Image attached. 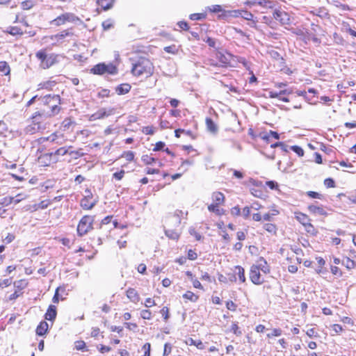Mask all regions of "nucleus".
<instances>
[{
    "label": "nucleus",
    "instance_id": "f257e3e1",
    "mask_svg": "<svg viewBox=\"0 0 356 356\" xmlns=\"http://www.w3.org/2000/svg\"><path fill=\"white\" fill-rule=\"evenodd\" d=\"M39 111L43 117L52 118L60 111L61 99L58 95H47L38 98Z\"/></svg>",
    "mask_w": 356,
    "mask_h": 356
},
{
    "label": "nucleus",
    "instance_id": "f03ea898",
    "mask_svg": "<svg viewBox=\"0 0 356 356\" xmlns=\"http://www.w3.org/2000/svg\"><path fill=\"white\" fill-rule=\"evenodd\" d=\"M153 68V65L149 59L141 57L136 63L133 64L131 72L135 76L145 75L148 76L152 74Z\"/></svg>",
    "mask_w": 356,
    "mask_h": 356
},
{
    "label": "nucleus",
    "instance_id": "7ed1b4c3",
    "mask_svg": "<svg viewBox=\"0 0 356 356\" xmlns=\"http://www.w3.org/2000/svg\"><path fill=\"white\" fill-rule=\"evenodd\" d=\"M47 119L43 117L42 113L38 111L32 116V123L25 128V132L28 134H33L36 132H41L46 129L44 121Z\"/></svg>",
    "mask_w": 356,
    "mask_h": 356
},
{
    "label": "nucleus",
    "instance_id": "20e7f679",
    "mask_svg": "<svg viewBox=\"0 0 356 356\" xmlns=\"http://www.w3.org/2000/svg\"><path fill=\"white\" fill-rule=\"evenodd\" d=\"M95 217L92 216H84L79 221L77 226V234L79 236L86 234L93 229Z\"/></svg>",
    "mask_w": 356,
    "mask_h": 356
},
{
    "label": "nucleus",
    "instance_id": "39448f33",
    "mask_svg": "<svg viewBox=\"0 0 356 356\" xmlns=\"http://www.w3.org/2000/svg\"><path fill=\"white\" fill-rule=\"evenodd\" d=\"M91 73L94 74H103L105 73L109 74H115L118 72V69L116 66L110 63L108 65H106L104 63H99L95 65L91 70Z\"/></svg>",
    "mask_w": 356,
    "mask_h": 356
},
{
    "label": "nucleus",
    "instance_id": "423d86ee",
    "mask_svg": "<svg viewBox=\"0 0 356 356\" xmlns=\"http://www.w3.org/2000/svg\"><path fill=\"white\" fill-rule=\"evenodd\" d=\"M86 195L81 200V207L85 210L92 209L96 204V201H90L92 198V194L90 190L85 191Z\"/></svg>",
    "mask_w": 356,
    "mask_h": 356
},
{
    "label": "nucleus",
    "instance_id": "0eeeda50",
    "mask_svg": "<svg viewBox=\"0 0 356 356\" xmlns=\"http://www.w3.org/2000/svg\"><path fill=\"white\" fill-rule=\"evenodd\" d=\"M296 219L304 225L308 232L311 231V229H314L313 225L310 223V219L309 217L301 212L295 213Z\"/></svg>",
    "mask_w": 356,
    "mask_h": 356
},
{
    "label": "nucleus",
    "instance_id": "6e6552de",
    "mask_svg": "<svg viewBox=\"0 0 356 356\" xmlns=\"http://www.w3.org/2000/svg\"><path fill=\"white\" fill-rule=\"evenodd\" d=\"M250 278L254 284H261L264 281L261 277L259 269L255 265L252 266L250 268Z\"/></svg>",
    "mask_w": 356,
    "mask_h": 356
},
{
    "label": "nucleus",
    "instance_id": "1a4fd4ad",
    "mask_svg": "<svg viewBox=\"0 0 356 356\" xmlns=\"http://www.w3.org/2000/svg\"><path fill=\"white\" fill-rule=\"evenodd\" d=\"M58 55L56 54H48L44 62H43V64L40 65V67L42 69H48L58 62Z\"/></svg>",
    "mask_w": 356,
    "mask_h": 356
},
{
    "label": "nucleus",
    "instance_id": "9d476101",
    "mask_svg": "<svg viewBox=\"0 0 356 356\" xmlns=\"http://www.w3.org/2000/svg\"><path fill=\"white\" fill-rule=\"evenodd\" d=\"M273 17L282 24H289L290 22L288 14L284 11L275 10L273 13Z\"/></svg>",
    "mask_w": 356,
    "mask_h": 356
},
{
    "label": "nucleus",
    "instance_id": "9b49d317",
    "mask_svg": "<svg viewBox=\"0 0 356 356\" xmlns=\"http://www.w3.org/2000/svg\"><path fill=\"white\" fill-rule=\"evenodd\" d=\"M113 110L111 108L107 111L105 108H101L90 116V120H95L108 117L113 113Z\"/></svg>",
    "mask_w": 356,
    "mask_h": 356
},
{
    "label": "nucleus",
    "instance_id": "f8f14e48",
    "mask_svg": "<svg viewBox=\"0 0 356 356\" xmlns=\"http://www.w3.org/2000/svg\"><path fill=\"white\" fill-rule=\"evenodd\" d=\"M308 211L314 215L323 216L327 215V211L324 209L322 205L311 204L308 206Z\"/></svg>",
    "mask_w": 356,
    "mask_h": 356
},
{
    "label": "nucleus",
    "instance_id": "ddd939ff",
    "mask_svg": "<svg viewBox=\"0 0 356 356\" xmlns=\"http://www.w3.org/2000/svg\"><path fill=\"white\" fill-rule=\"evenodd\" d=\"M250 3L253 5H259L266 8H273L275 6V3L270 0H252Z\"/></svg>",
    "mask_w": 356,
    "mask_h": 356
},
{
    "label": "nucleus",
    "instance_id": "4468645a",
    "mask_svg": "<svg viewBox=\"0 0 356 356\" xmlns=\"http://www.w3.org/2000/svg\"><path fill=\"white\" fill-rule=\"evenodd\" d=\"M57 315L56 307L50 305L44 315V318L47 321H54Z\"/></svg>",
    "mask_w": 356,
    "mask_h": 356
},
{
    "label": "nucleus",
    "instance_id": "2eb2a0df",
    "mask_svg": "<svg viewBox=\"0 0 356 356\" xmlns=\"http://www.w3.org/2000/svg\"><path fill=\"white\" fill-rule=\"evenodd\" d=\"M260 271H262L265 274H268L270 273V267L268 266L267 261L263 258L261 257L258 261V264L255 265Z\"/></svg>",
    "mask_w": 356,
    "mask_h": 356
},
{
    "label": "nucleus",
    "instance_id": "dca6fc26",
    "mask_svg": "<svg viewBox=\"0 0 356 356\" xmlns=\"http://www.w3.org/2000/svg\"><path fill=\"white\" fill-rule=\"evenodd\" d=\"M127 296L133 302H138L140 300L138 292L133 288H129L127 289Z\"/></svg>",
    "mask_w": 356,
    "mask_h": 356
},
{
    "label": "nucleus",
    "instance_id": "f3484780",
    "mask_svg": "<svg viewBox=\"0 0 356 356\" xmlns=\"http://www.w3.org/2000/svg\"><path fill=\"white\" fill-rule=\"evenodd\" d=\"M184 213L181 210H177L175 213L168 218L169 221H172L175 225H179L181 224V217Z\"/></svg>",
    "mask_w": 356,
    "mask_h": 356
},
{
    "label": "nucleus",
    "instance_id": "a211bd4d",
    "mask_svg": "<svg viewBox=\"0 0 356 356\" xmlns=\"http://www.w3.org/2000/svg\"><path fill=\"white\" fill-rule=\"evenodd\" d=\"M49 325L46 321H42L36 328V334L39 336H43L48 330Z\"/></svg>",
    "mask_w": 356,
    "mask_h": 356
},
{
    "label": "nucleus",
    "instance_id": "6ab92c4d",
    "mask_svg": "<svg viewBox=\"0 0 356 356\" xmlns=\"http://www.w3.org/2000/svg\"><path fill=\"white\" fill-rule=\"evenodd\" d=\"M212 199L213 201V203L216 205L219 206L222 204L224 202L225 200V196L223 193L220 192H215L212 195Z\"/></svg>",
    "mask_w": 356,
    "mask_h": 356
},
{
    "label": "nucleus",
    "instance_id": "aec40b11",
    "mask_svg": "<svg viewBox=\"0 0 356 356\" xmlns=\"http://www.w3.org/2000/svg\"><path fill=\"white\" fill-rule=\"evenodd\" d=\"M131 86L129 83H122L115 88V92L118 95H124L129 92Z\"/></svg>",
    "mask_w": 356,
    "mask_h": 356
},
{
    "label": "nucleus",
    "instance_id": "412c9836",
    "mask_svg": "<svg viewBox=\"0 0 356 356\" xmlns=\"http://www.w3.org/2000/svg\"><path fill=\"white\" fill-rule=\"evenodd\" d=\"M206 124L207 129L213 134H215L218 131V127L213 121L211 118H207L206 119Z\"/></svg>",
    "mask_w": 356,
    "mask_h": 356
},
{
    "label": "nucleus",
    "instance_id": "4be33fe9",
    "mask_svg": "<svg viewBox=\"0 0 356 356\" xmlns=\"http://www.w3.org/2000/svg\"><path fill=\"white\" fill-rule=\"evenodd\" d=\"M114 0H97V4L104 10L112 8Z\"/></svg>",
    "mask_w": 356,
    "mask_h": 356
},
{
    "label": "nucleus",
    "instance_id": "5701e85b",
    "mask_svg": "<svg viewBox=\"0 0 356 356\" xmlns=\"http://www.w3.org/2000/svg\"><path fill=\"white\" fill-rule=\"evenodd\" d=\"M234 273L236 274V276L238 275V279L241 282H245V270H244L243 268H242L241 266H235Z\"/></svg>",
    "mask_w": 356,
    "mask_h": 356
},
{
    "label": "nucleus",
    "instance_id": "b1692460",
    "mask_svg": "<svg viewBox=\"0 0 356 356\" xmlns=\"http://www.w3.org/2000/svg\"><path fill=\"white\" fill-rule=\"evenodd\" d=\"M63 17L65 22H68L75 23L77 21H80V19L78 17L71 13H65L63 14Z\"/></svg>",
    "mask_w": 356,
    "mask_h": 356
},
{
    "label": "nucleus",
    "instance_id": "393cba45",
    "mask_svg": "<svg viewBox=\"0 0 356 356\" xmlns=\"http://www.w3.org/2000/svg\"><path fill=\"white\" fill-rule=\"evenodd\" d=\"M339 196L346 197L351 203L356 204V189L348 193L347 195L343 193L339 194Z\"/></svg>",
    "mask_w": 356,
    "mask_h": 356
},
{
    "label": "nucleus",
    "instance_id": "a878e982",
    "mask_svg": "<svg viewBox=\"0 0 356 356\" xmlns=\"http://www.w3.org/2000/svg\"><path fill=\"white\" fill-rule=\"evenodd\" d=\"M6 32L12 35H22L23 34L22 30L17 26H9L7 28Z\"/></svg>",
    "mask_w": 356,
    "mask_h": 356
},
{
    "label": "nucleus",
    "instance_id": "bb28decb",
    "mask_svg": "<svg viewBox=\"0 0 356 356\" xmlns=\"http://www.w3.org/2000/svg\"><path fill=\"white\" fill-rule=\"evenodd\" d=\"M72 35V33L70 31V29H66L60 33L51 36V39L56 38L57 40H61L67 36Z\"/></svg>",
    "mask_w": 356,
    "mask_h": 356
},
{
    "label": "nucleus",
    "instance_id": "cd10ccee",
    "mask_svg": "<svg viewBox=\"0 0 356 356\" xmlns=\"http://www.w3.org/2000/svg\"><path fill=\"white\" fill-rule=\"evenodd\" d=\"M183 298L189 300L193 302H195L198 300V296L190 291H186L183 295Z\"/></svg>",
    "mask_w": 356,
    "mask_h": 356
},
{
    "label": "nucleus",
    "instance_id": "c85d7f7f",
    "mask_svg": "<svg viewBox=\"0 0 356 356\" xmlns=\"http://www.w3.org/2000/svg\"><path fill=\"white\" fill-rule=\"evenodd\" d=\"M341 264L348 269H353L355 268V261L348 257H344L342 259Z\"/></svg>",
    "mask_w": 356,
    "mask_h": 356
},
{
    "label": "nucleus",
    "instance_id": "c756f323",
    "mask_svg": "<svg viewBox=\"0 0 356 356\" xmlns=\"http://www.w3.org/2000/svg\"><path fill=\"white\" fill-rule=\"evenodd\" d=\"M47 54L46 52L45 49H41L36 52L35 56L36 58L40 60V65L43 64V62H44L46 57L47 56Z\"/></svg>",
    "mask_w": 356,
    "mask_h": 356
},
{
    "label": "nucleus",
    "instance_id": "7c9ffc66",
    "mask_svg": "<svg viewBox=\"0 0 356 356\" xmlns=\"http://www.w3.org/2000/svg\"><path fill=\"white\" fill-rule=\"evenodd\" d=\"M165 235L171 239L177 240L179 238V234L175 230L167 229L165 231Z\"/></svg>",
    "mask_w": 356,
    "mask_h": 356
},
{
    "label": "nucleus",
    "instance_id": "2f4dec72",
    "mask_svg": "<svg viewBox=\"0 0 356 356\" xmlns=\"http://www.w3.org/2000/svg\"><path fill=\"white\" fill-rule=\"evenodd\" d=\"M75 349L77 350L87 351L86 343L83 341H75Z\"/></svg>",
    "mask_w": 356,
    "mask_h": 356
},
{
    "label": "nucleus",
    "instance_id": "473e14b6",
    "mask_svg": "<svg viewBox=\"0 0 356 356\" xmlns=\"http://www.w3.org/2000/svg\"><path fill=\"white\" fill-rule=\"evenodd\" d=\"M10 72V67L6 61L0 62V72L5 74H8Z\"/></svg>",
    "mask_w": 356,
    "mask_h": 356
},
{
    "label": "nucleus",
    "instance_id": "72a5a7b5",
    "mask_svg": "<svg viewBox=\"0 0 356 356\" xmlns=\"http://www.w3.org/2000/svg\"><path fill=\"white\" fill-rule=\"evenodd\" d=\"M14 197H4L0 200V204L4 207H7L13 203Z\"/></svg>",
    "mask_w": 356,
    "mask_h": 356
},
{
    "label": "nucleus",
    "instance_id": "f704fd0d",
    "mask_svg": "<svg viewBox=\"0 0 356 356\" xmlns=\"http://www.w3.org/2000/svg\"><path fill=\"white\" fill-rule=\"evenodd\" d=\"M142 161L146 165H151L156 161V159L148 155H143L141 158Z\"/></svg>",
    "mask_w": 356,
    "mask_h": 356
},
{
    "label": "nucleus",
    "instance_id": "c9c22d12",
    "mask_svg": "<svg viewBox=\"0 0 356 356\" xmlns=\"http://www.w3.org/2000/svg\"><path fill=\"white\" fill-rule=\"evenodd\" d=\"M68 154L71 155L74 159H77L84 156V153L82 152V149H79L76 151H70Z\"/></svg>",
    "mask_w": 356,
    "mask_h": 356
},
{
    "label": "nucleus",
    "instance_id": "e433bc0d",
    "mask_svg": "<svg viewBox=\"0 0 356 356\" xmlns=\"http://www.w3.org/2000/svg\"><path fill=\"white\" fill-rule=\"evenodd\" d=\"M51 24H54L56 26H59L60 25H63V24H65V20L63 19V15L57 17L56 19L52 20L51 22Z\"/></svg>",
    "mask_w": 356,
    "mask_h": 356
},
{
    "label": "nucleus",
    "instance_id": "4c0bfd02",
    "mask_svg": "<svg viewBox=\"0 0 356 356\" xmlns=\"http://www.w3.org/2000/svg\"><path fill=\"white\" fill-rule=\"evenodd\" d=\"M230 330L236 336H240L242 334V332L238 326L237 323H233L232 324Z\"/></svg>",
    "mask_w": 356,
    "mask_h": 356
},
{
    "label": "nucleus",
    "instance_id": "58836bf2",
    "mask_svg": "<svg viewBox=\"0 0 356 356\" xmlns=\"http://www.w3.org/2000/svg\"><path fill=\"white\" fill-rule=\"evenodd\" d=\"M60 291L64 292L65 288L59 286L56 289L55 294L52 298V301L54 303H58V302H59V293H58Z\"/></svg>",
    "mask_w": 356,
    "mask_h": 356
},
{
    "label": "nucleus",
    "instance_id": "ea45409f",
    "mask_svg": "<svg viewBox=\"0 0 356 356\" xmlns=\"http://www.w3.org/2000/svg\"><path fill=\"white\" fill-rule=\"evenodd\" d=\"M122 157L128 161H132L134 159V153L131 151H127L122 154Z\"/></svg>",
    "mask_w": 356,
    "mask_h": 356
},
{
    "label": "nucleus",
    "instance_id": "a19ab883",
    "mask_svg": "<svg viewBox=\"0 0 356 356\" xmlns=\"http://www.w3.org/2000/svg\"><path fill=\"white\" fill-rule=\"evenodd\" d=\"M250 192L251 194L256 197L262 198L264 196V193L260 189L253 188L250 189Z\"/></svg>",
    "mask_w": 356,
    "mask_h": 356
},
{
    "label": "nucleus",
    "instance_id": "79ce46f5",
    "mask_svg": "<svg viewBox=\"0 0 356 356\" xmlns=\"http://www.w3.org/2000/svg\"><path fill=\"white\" fill-rule=\"evenodd\" d=\"M307 195L311 198L320 199V200L323 198V195L322 194L315 192V191H307Z\"/></svg>",
    "mask_w": 356,
    "mask_h": 356
},
{
    "label": "nucleus",
    "instance_id": "37998d69",
    "mask_svg": "<svg viewBox=\"0 0 356 356\" xmlns=\"http://www.w3.org/2000/svg\"><path fill=\"white\" fill-rule=\"evenodd\" d=\"M72 146H69L68 148L60 147L55 152L56 155L64 156L69 153V149L72 148Z\"/></svg>",
    "mask_w": 356,
    "mask_h": 356
},
{
    "label": "nucleus",
    "instance_id": "c03bdc74",
    "mask_svg": "<svg viewBox=\"0 0 356 356\" xmlns=\"http://www.w3.org/2000/svg\"><path fill=\"white\" fill-rule=\"evenodd\" d=\"M264 228L265 230L270 233H275L276 232V227L275 225L272 223H266L264 225Z\"/></svg>",
    "mask_w": 356,
    "mask_h": 356
},
{
    "label": "nucleus",
    "instance_id": "a18cd8bd",
    "mask_svg": "<svg viewBox=\"0 0 356 356\" xmlns=\"http://www.w3.org/2000/svg\"><path fill=\"white\" fill-rule=\"evenodd\" d=\"M291 149L296 152L299 156H302L304 155V150L302 147L298 145L291 146Z\"/></svg>",
    "mask_w": 356,
    "mask_h": 356
},
{
    "label": "nucleus",
    "instance_id": "49530a36",
    "mask_svg": "<svg viewBox=\"0 0 356 356\" xmlns=\"http://www.w3.org/2000/svg\"><path fill=\"white\" fill-rule=\"evenodd\" d=\"M217 58H218L219 61L223 65H227L229 63V58L221 53H219L217 55Z\"/></svg>",
    "mask_w": 356,
    "mask_h": 356
},
{
    "label": "nucleus",
    "instance_id": "de8ad7c7",
    "mask_svg": "<svg viewBox=\"0 0 356 356\" xmlns=\"http://www.w3.org/2000/svg\"><path fill=\"white\" fill-rule=\"evenodd\" d=\"M140 316L143 319L149 320L152 318V313L148 309H143L140 313Z\"/></svg>",
    "mask_w": 356,
    "mask_h": 356
},
{
    "label": "nucleus",
    "instance_id": "09e8293b",
    "mask_svg": "<svg viewBox=\"0 0 356 356\" xmlns=\"http://www.w3.org/2000/svg\"><path fill=\"white\" fill-rule=\"evenodd\" d=\"M142 131L146 135H153L154 134V128L152 126L144 127Z\"/></svg>",
    "mask_w": 356,
    "mask_h": 356
},
{
    "label": "nucleus",
    "instance_id": "8fccbe9b",
    "mask_svg": "<svg viewBox=\"0 0 356 356\" xmlns=\"http://www.w3.org/2000/svg\"><path fill=\"white\" fill-rule=\"evenodd\" d=\"M282 334V330L280 328H275L273 330L271 333L267 334L268 338H271L273 337H279Z\"/></svg>",
    "mask_w": 356,
    "mask_h": 356
},
{
    "label": "nucleus",
    "instance_id": "3c124183",
    "mask_svg": "<svg viewBox=\"0 0 356 356\" xmlns=\"http://www.w3.org/2000/svg\"><path fill=\"white\" fill-rule=\"evenodd\" d=\"M161 314L163 316L165 321H167L170 318L169 309L167 307H163L161 310Z\"/></svg>",
    "mask_w": 356,
    "mask_h": 356
},
{
    "label": "nucleus",
    "instance_id": "603ef678",
    "mask_svg": "<svg viewBox=\"0 0 356 356\" xmlns=\"http://www.w3.org/2000/svg\"><path fill=\"white\" fill-rule=\"evenodd\" d=\"M102 27L104 30L107 31L113 26V22L111 19H107L102 22Z\"/></svg>",
    "mask_w": 356,
    "mask_h": 356
},
{
    "label": "nucleus",
    "instance_id": "864d4df0",
    "mask_svg": "<svg viewBox=\"0 0 356 356\" xmlns=\"http://www.w3.org/2000/svg\"><path fill=\"white\" fill-rule=\"evenodd\" d=\"M205 18V15L203 13H193L190 15V19L192 20H200Z\"/></svg>",
    "mask_w": 356,
    "mask_h": 356
},
{
    "label": "nucleus",
    "instance_id": "5fc2aeb1",
    "mask_svg": "<svg viewBox=\"0 0 356 356\" xmlns=\"http://www.w3.org/2000/svg\"><path fill=\"white\" fill-rule=\"evenodd\" d=\"M270 136L273 137L274 138L277 139V140L280 138V134L277 132L274 131H270L268 133V135L264 136L263 139L268 140V138Z\"/></svg>",
    "mask_w": 356,
    "mask_h": 356
},
{
    "label": "nucleus",
    "instance_id": "6e6d98bb",
    "mask_svg": "<svg viewBox=\"0 0 356 356\" xmlns=\"http://www.w3.org/2000/svg\"><path fill=\"white\" fill-rule=\"evenodd\" d=\"M172 350V346L170 343H166L164 346L163 356H168Z\"/></svg>",
    "mask_w": 356,
    "mask_h": 356
},
{
    "label": "nucleus",
    "instance_id": "4d7b16f0",
    "mask_svg": "<svg viewBox=\"0 0 356 356\" xmlns=\"http://www.w3.org/2000/svg\"><path fill=\"white\" fill-rule=\"evenodd\" d=\"M324 184L327 188H334L335 186L334 181L332 178L325 179L324 181Z\"/></svg>",
    "mask_w": 356,
    "mask_h": 356
},
{
    "label": "nucleus",
    "instance_id": "13d9d810",
    "mask_svg": "<svg viewBox=\"0 0 356 356\" xmlns=\"http://www.w3.org/2000/svg\"><path fill=\"white\" fill-rule=\"evenodd\" d=\"M150 343H146L144 344L143 346V349L144 350V356H150Z\"/></svg>",
    "mask_w": 356,
    "mask_h": 356
},
{
    "label": "nucleus",
    "instance_id": "bf43d9fd",
    "mask_svg": "<svg viewBox=\"0 0 356 356\" xmlns=\"http://www.w3.org/2000/svg\"><path fill=\"white\" fill-rule=\"evenodd\" d=\"M125 174V171L124 170H121L120 172H115L113 175V177L117 180H121Z\"/></svg>",
    "mask_w": 356,
    "mask_h": 356
},
{
    "label": "nucleus",
    "instance_id": "052dcab7",
    "mask_svg": "<svg viewBox=\"0 0 356 356\" xmlns=\"http://www.w3.org/2000/svg\"><path fill=\"white\" fill-rule=\"evenodd\" d=\"M57 137L58 136H57L56 134L54 133L47 138H45V137L41 138L40 140L42 141L49 140L51 142H54L57 139Z\"/></svg>",
    "mask_w": 356,
    "mask_h": 356
},
{
    "label": "nucleus",
    "instance_id": "680f3d73",
    "mask_svg": "<svg viewBox=\"0 0 356 356\" xmlns=\"http://www.w3.org/2000/svg\"><path fill=\"white\" fill-rule=\"evenodd\" d=\"M226 307L229 310L235 311L236 309V305L233 301L229 300L227 302Z\"/></svg>",
    "mask_w": 356,
    "mask_h": 356
},
{
    "label": "nucleus",
    "instance_id": "e2e57ef3",
    "mask_svg": "<svg viewBox=\"0 0 356 356\" xmlns=\"http://www.w3.org/2000/svg\"><path fill=\"white\" fill-rule=\"evenodd\" d=\"M33 3L31 1H25L22 3V6L23 9L28 10L33 7Z\"/></svg>",
    "mask_w": 356,
    "mask_h": 356
},
{
    "label": "nucleus",
    "instance_id": "0e129e2a",
    "mask_svg": "<svg viewBox=\"0 0 356 356\" xmlns=\"http://www.w3.org/2000/svg\"><path fill=\"white\" fill-rule=\"evenodd\" d=\"M197 257V253L193 250H189L188 252V258L190 259V260H195Z\"/></svg>",
    "mask_w": 356,
    "mask_h": 356
},
{
    "label": "nucleus",
    "instance_id": "69168bd1",
    "mask_svg": "<svg viewBox=\"0 0 356 356\" xmlns=\"http://www.w3.org/2000/svg\"><path fill=\"white\" fill-rule=\"evenodd\" d=\"M266 184L272 190H274V189L276 190L278 188L277 183L274 181H266Z\"/></svg>",
    "mask_w": 356,
    "mask_h": 356
},
{
    "label": "nucleus",
    "instance_id": "338daca9",
    "mask_svg": "<svg viewBox=\"0 0 356 356\" xmlns=\"http://www.w3.org/2000/svg\"><path fill=\"white\" fill-rule=\"evenodd\" d=\"M165 146V143L163 142L159 141L156 143L154 148L153 149V151H160L163 149Z\"/></svg>",
    "mask_w": 356,
    "mask_h": 356
},
{
    "label": "nucleus",
    "instance_id": "774afa93",
    "mask_svg": "<svg viewBox=\"0 0 356 356\" xmlns=\"http://www.w3.org/2000/svg\"><path fill=\"white\" fill-rule=\"evenodd\" d=\"M307 334L312 338V337H317L318 333L316 332L314 328H310L307 331Z\"/></svg>",
    "mask_w": 356,
    "mask_h": 356
}]
</instances>
